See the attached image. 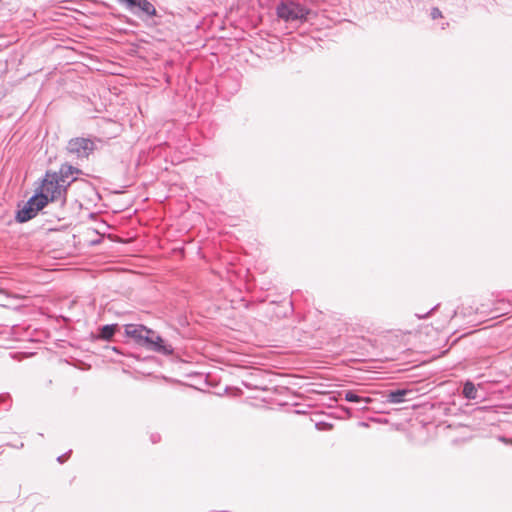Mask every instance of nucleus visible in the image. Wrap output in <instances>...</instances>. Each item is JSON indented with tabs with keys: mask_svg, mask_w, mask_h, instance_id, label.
Here are the masks:
<instances>
[{
	"mask_svg": "<svg viewBox=\"0 0 512 512\" xmlns=\"http://www.w3.org/2000/svg\"><path fill=\"white\" fill-rule=\"evenodd\" d=\"M345 399L349 402H360L365 401L366 403H369L371 401L370 398H361L360 396L356 395L355 393L348 391L345 393Z\"/></svg>",
	"mask_w": 512,
	"mask_h": 512,
	"instance_id": "9b49d317",
	"label": "nucleus"
},
{
	"mask_svg": "<svg viewBox=\"0 0 512 512\" xmlns=\"http://www.w3.org/2000/svg\"><path fill=\"white\" fill-rule=\"evenodd\" d=\"M57 173L58 176L61 177V182L63 184H66V187H68L71 184V182L76 180V177H73L71 180H69V177L73 176L74 174H80L81 171L78 168L73 167L72 165L63 164L60 167L59 172Z\"/></svg>",
	"mask_w": 512,
	"mask_h": 512,
	"instance_id": "423d86ee",
	"label": "nucleus"
},
{
	"mask_svg": "<svg viewBox=\"0 0 512 512\" xmlns=\"http://www.w3.org/2000/svg\"><path fill=\"white\" fill-rule=\"evenodd\" d=\"M95 149V142L85 137L71 138L66 145L67 153L77 159H87Z\"/></svg>",
	"mask_w": 512,
	"mask_h": 512,
	"instance_id": "f03ea898",
	"label": "nucleus"
},
{
	"mask_svg": "<svg viewBox=\"0 0 512 512\" xmlns=\"http://www.w3.org/2000/svg\"><path fill=\"white\" fill-rule=\"evenodd\" d=\"M115 330L116 329L114 325H106L101 329L100 337L102 339L108 340L114 335Z\"/></svg>",
	"mask_w": 512,
	"mask_h": 512,
	"instance_id": "9d476101",
	"label": "nucleus"
},
{
	"mask_svg": "<svg viewBox=\"0 0 512 512\" xmlns=\"http://www.w3.org/2000/svg\"><path fill=\"white\" fill-rule=\"evenodd\" d=\"M43 200H44V198H42V197H38L37 195L33 196L26 203V205L23 207V209L18 211L17 217H16L17 220L19 222H26V221L32 219L33 217H35L37 215V213L46 206V204Z\"/></svg>",
	"mask_w": 512,
	"mask_h": 512,
	"instance_id": "20e7f679",
	"label": "nucleus"
},
{
	"mask_svg": "<svg viewBox=\"0 0 512 512\" xmlns=\"http://www.w3.org/2000/svg\"><path fill=\"white\" fill-rule=\"evenodd\" d=\"M432 17L435 19V18H438V17H441V12L439 9L435 8L433 9L432 11Z\"/></svg>",
	"mask_w": 512,
	"mask_h": 512,
	"instance_id": "ddd939ff",
	"label": "nucleus"
},
{
	"mask_svg": "<svg viewBox=\"0 0 512 512\" xmlns=\"http://www.w3.org/2000/svg\"><path fill=\"white\" fill-rule=\"evenodd\" d=\"M66 190V184L61 182V177L58 176L57 172H46L40 192L36 195L44 198L43 201L47 205L49 202L65 198Z\"/></svg>",
	"mask_w": 512,
	"mask_h": 512,
	"instance_id": "f257e3e1",
	"label": "nucleus"
},
{
	"mask_svg": "<svg viewBox=\"0 0 512 512\" xmlns=\"http://www.w3.org/2000/svg\"><path fill=\"white\" fill-rule=\"evenodd\" d=\"M149 349L164 355H171L173 353L172 346L167 344L159 335H156Z\"/></svg>",
	"mask_w": 512,
	"mask_h": 512,
	"instance_id": "0eeeda50",
	"label": "nucleus"
},
{
	"mask_svg": "<svg viewBox=\"0 0 512 512\" xmlns=\"http://www.w3.org/2000/svg\"><path fill=\"white\" fill-rule=\"evenodd\" d=\"M125 333L127 336L135 339L140 345L144 339V335L150 334V329L143 325L128 324L125 326Z\"/></svg>",
	"mask_w": 512,
	"mask_h": 512,
	"instance_id": "39448f33",
	"label": "nucleus"
},
{
	"mask_svg": "<svg viewBox=\"0 0 512 512\" xmlns=\"http://www.w3.org/2000/svg\"><path fill=\"white\" fill-rule=\"evenodd\" d=\"M408 393V390H397L391 391L387 395V401L392 404H398L404 401L405 395Z\"/></svg>",
	"mask_w": 512,
	"mask_h": 512,
	"instance_id": "6e6552de",
	"label": "nucleus"
},
{
	"mask_svg": "<svg viewBox=\"0 0 512 512\" xmlns=\"http://www.w3.org/2000/svg\"><path fill=\"white\" fill-rule=\"evenodd\" d=\"M308 14V9L294 2L281 3L277 7V15L284 21L305 20Z\"/></svg>",
	"mask_w": 512,
	"mask_h": 512,
	"instance_id": "7ed1b4c3",
	"label": "nucleus"
},
{
	"mask_svg": "<svg viewBox=\"0 0 512 512\" xmlns=\"http://www.w3.org/2000/svg\"><path fill=\"white\" fill-rule=\"evenodd\" d=\"M156 333L150 329V334H145L144 339L142 340L141 346H144L149 349L151 344L153 343L154 338L156 337Z\"/></svg>",
	"mask_w": 512,
	"mask_h": 512,
	"instance_id": "f8f14e48",
	"label": "nucleus"
},
{
	"mask_svg": "<svg viewBox=\"0 0 512 512\" xmlns=\"http://www.w3.org/2000/svg\"><path fill=\"white\" fill-rule=\"evenodd\" d=\"M463 395L468 399H475L477 396V389L471 382L465 383L463 387Z\"/></svg>",
	"mask_w": 512,
	"mask_h": 512,
	"instance_id": "1a4fd4ad",
	"label": "nucleus"
}]
</instances>
